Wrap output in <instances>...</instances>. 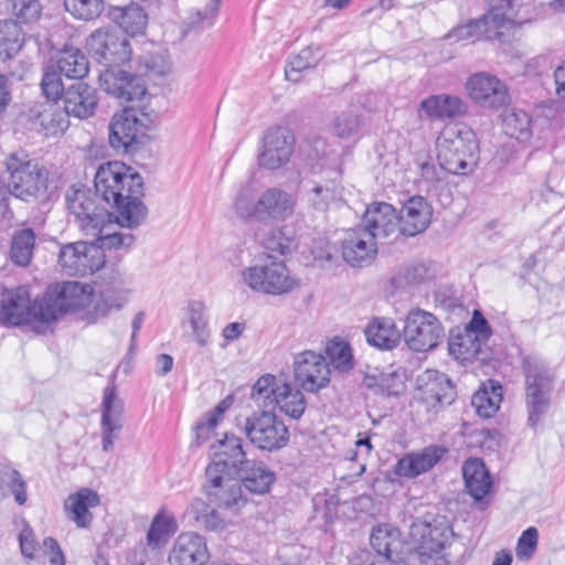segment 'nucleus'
<instances>
[{"instance_id": "a19ab883", "label": "nucleus", "mask_w": 565, "mask_h": 565, "mask_svg": "<svg viewBox=\"0 0 565 565\" xmlns=\"http://www.w3.org/2000/svg\"><path fill=\"white\" fill-rule=\"evenodd\" d=\"M265 250L285 256L297 248V243L287 226L269 228L256 234Z\"/></svg>"}, {"instance_id": "0eeeda50", "label": "nucleus", "mask_w": 565, "mask_h": 565, "mask_svg": "<svg viewBox=\"0 0 565 565\" xmlns=\"http://www.w3.org/2000/svg\"><path fill=\"white\" fill-rule=\"evenodd\" d=\"M438 162L451 174L466 175L478 160V143L471 130L445 129L436 142Z\"/></svg>"}, {"instance_id": "9b49d317", "label": "nucleus", "mask_w": 565, "mask_h": 565, "mask_svg": "<svg viewBox=\"0 0 565 565\" xmlns=\"http://www.w3.org/2000/svg\"><path fill=\"white\" fill-rule=\"evenodd\" d=\"M444 337L445 329L434 313L414 308L405 317L403 339L412 351H430L438 347Z\"/></svg>"}, {"instance_id": "a211bd4d", "label": "nucleus", "mask_w": 565, "mask_h": 565, "mask_svg": "<svg viewBox=\"0 0 565 565\" xmlns=\"http://www.w3.org/2000/svg\"><path fill=\"white\" fill-rule=\"evenodd\" d=\"M246 460L248 459L243 449V439L234 434H225L224 438L217 441V449L212 462L206 467L205 476H212L214 480L218 478V473L232 476Z\"/></svg>"}, {"instance_id": "72a5a7b5", "label": "nucleus", "mask_w": 565, "mask_h": 565, "mask_svg": "<svg viewBox=\"0 0 565 565\" xmlns=\"http://www.w3.org/2000/svg\"><path fill=\"white\" fill-rule=\"evenodd\" d=\"M417 168V185L427 193L441 194L447 190V169H444L440 162L436 164L434 160L426 156H418L415 161Z\"/></svg>"}, {"instance_id": "473e14b6", "label": "nucleus", "mask_w": 565, "mask_h": 565, "mask_svg": "<svg viewBox=\"0 0 565 565\" xmlns=\"http://www.w3.org/2000/svg\"><path fill=\"white\" fill-rule=\"evenodd\" d=\"M420 109L431 120H445L465 116L468 106L456 95L438 94L423 99Z\"/></svg>"}, {"instance_id": "69168bd1", "label": "nucleus", "mask_w": 565, "mask_h": 565, "mask_svg": "<svg viewBox=\"0 0 565 565\" xmlns=\"http://www.w3.org/2000/svg\"><path fill=\"white\" fill-rule=\"evenodd\" d=\"M427 275L428 267L423 263H416L404 268L402 279L408 286H417L426 280Z\"/></svg>"}, {"instance_id": "aec40b11", "label": "nucleus", "mask_w": 565, "mask_h": 565, "mask_svg": "<svg viewBox=\"0 0 565 565\" xmlns=\"http://www.w3.org/2000/svg\"><path fill=\"white\" fill-rule=\"evenodd\" d=\"M361 228L376 241L399 234L398 216L395 207L385 202L371 204L362 216Z\"/></svg>"}, {"instance_id": "c9c22d12", "label": "nucleus", "mask_w": 565, "mask_h": 565, "mask_svg": "<svg viewBox=\"0 0 565 565\" xmlns=\"http://www.w3.org/2000/svg\"><path fill=\"white\" fill-rule=\"evenodd\" d=\"M99 502L97 492L83 488L67 498L65 510L72 514L71 519L78 527L85 529L90 524L93 518L89 508L97 507Z\"/></svg>"}, {"instance_id": "f3484780", "label": "nucleus", "mask_w": 565, "mask_h": 565, "mask_svg": "<svg viewBox=\"0 0 565 565\" xmlns=\"http://www.w3.org/2000/svg\"><path fill=\"white\" fill-rule=\"evenodd\" d=\"M469 96L482 107L499 109L509 104L507 86L495 76L477 73L466 84Z\"/></svg>"}, {"instance_id": "a18cd8bd", "label": "nucleus", "mask_w": 565, "mask_h": 565, "mask_svg": "<svg viewBox=\"0 0 565 565\" xmlns=\"http://www.w3.org/2000/svg\"><path fill=\"white\" fill-rule=\"evenodd\" d=\"M35 246V233L26 227L13 234L10 247L11 260L19 266L29 265Z\"/></svg>"}, {"instance_id": "b1692460", "label": "nucleus", "mask_w": 565, "mask_h": 565, "mask_svg": "<svg viewBox=\"0 0 565 565\" xmlns=\"http://www.w3.org/2000/svg\"><path fill=\"white\" fill-rule=\"evenodd\" d=\"M139 1L143 2L145 7H141L137 2H130L122 7L109 6L107 9V18L129 36L142 35L148 25V13L146 10L156 11L160 8L149 7L143 0ZM160 3H162V1Z\"/></svg>"}, {"instance_id": "4468645a", "label": "nucleus", "mask_w": 565, "mask_h": 565, "mask_svg": "<svg viewBox=\"0 0 565 565\" xmlns=\"http://www.w3.org/2000/svg\"><path fill=\"white\" fill-rule=\"evenodd\" d=\"M296 382L307 392H318L330 382V366L327 359L313 351L296 355L294 361Z\"/></svg>"}, {"instance_id": "8fccbe9b", "label": "nucleus", "mask_w": 565, "mask_h": 565, "mask_svg": "<svg viewBox=\"0 0 565 565\" xmlns=\"http://www.w3.org/2000/svg\"><path fill=\"white\" fill-rule=\"evenodd\" d=\"M502 401V386L492 385L491 392L487 388L479 390L471 397V405L475 407L478 416L482 418L492 417L499 409Z\"/></svg>"}, {"instance_id": "ddd939ff", "label": "nucleus", "mask_w": 565, "mask_h": 565, "mask_svg": "<svg viewBox=\"0 0 565 565\" xmlns=\"http://www.w3.org/2000/svg\"><path fill=\"white\" fill-rule=\"evenodd\" d=\"M57 262L68 276L84 277L99 270L106 260L94 243L78 241L61 245Z\"/></svg>"}, {"instance_id": "2eb2a0df", "label": "nucleus", "mask_w": 565, "mask_h": 565, "mask_svg": "<svg viewBox=\"0 0 565 565\" xmlns=\"http://www.w3.org/2000/svg\"><path fill=\"white\" fill-rule=\"evenodd\" d=\"M100 87L122 102L141 99L147 93L142 77L119 68H106L99 75Z\"/></svg>"}, {"instance_id": "393cba45", "label": "nucleus", "mask_w": 565, "mask_h": 565, "mask_svg": "<svg viewBox=\"0 0 565 565\" xmlns=\"http://www.w3.org/2000/svg\"><path fill=\"white\" fill-rule=\"evenodd\" d=\"M61 105L67 118L86 119L95 114L98 105L97 90L93 86L76 82L62 95Z\"/></svg>"}, {"instance_id": "680f3d73", "label": "nucleus", "mask_w": 565, "mask_h": 565, "mask_svg": "<svg viewBox=\"0 0 565 565\" xmlns=\"http://www.w3.org/2000/svg\"><path fill=\"white\" fill-rule=\"evenodd\" d=\"M539 532L535 527L530 526L522 532L516 543V557L520 561H529L532 558L537 546Z\"/></svg>"}, {"instance_id": "39448f33", "label": "nucleus", "mask_w": 565, "mask_h": 565, "mask_svg": "<svg viewBox=\"0 0 565 565\" xmlns=\"http://www.w3.org/2000/svg\"><path fill=\"white\" fill-rule=\"evenodd\" d=\"M523 369L527 424L535 430L550 411L555 376L546 364L532 358L524 360Z\"/></svg>"}, {"instance_id": "4c0bfd02", "label": "nucleus", "mask_w": 565, "mask_h": 565, "mask_svg": "<svg viewBox=\"0 0 565 565\" xmlns=\"http://www.w3.org/2000/svg\"><path fill=\"white\" fill-rule=\"evenodd\" d=\"M341 173L334 171L333 177L323 183H317L309 192L310 205L317 210L324 212L329 205L339 200L342 195Z\"/></svg>"}, {"instance_id": "20e7f679", "label": "nucleus", "mask_w": 565, "mask_h": 565, "mask_svg": "<svg viewBox=\"0 0 565 565\" xmlns=\"http://www.w3.org/2000/svg\"><path fill=\"white\" fill-rule=\"evenodd\" d=\"M295 199L279 188H269L254 200L248 190H242L234 202L238 217L268 224L289 218L295 210Z\"/></svg>"}, {"instance_id": "7ed1b4c3", "label": "nucleus", "mask_w": 565, "mask_h": 565, "mask_svg": "<svg viewBox=\"0 0 565 565\" xmlns=\"http://www.w3.org/2000/svg\"><path fill=\"white\" fill-rule=\"evenodd\" d=\"M0 173L12 198L26 204L43 202L49 198V170L24 152H12L4 160Z\"/></svg>"}, {"instance_id": "423d86ee", "label": "nucleus", "mask_w": 565, "mask_h": 565, "mask_svg": "<svg viewBox=\"0 0 565 565\" xmlns=\"http://www.w3.org/2000/svg\"><path fill=\"white\" fill-rule=\"evenodd\" d=\"M491 3L492 8L488 13L454 28L445 35V39L452 42L475 43L486 40L504 43L507 41L504 30L511 23V19L504 11L514 9V0H500V3H494V0H491Z\"/></svg>"}, {"instance_id": "c756f323", "label": "nucleus", "mask_w": 565, "mask_h": 565, "mask_svg": "<svg viewBox=\"0 0 565 565\" xmlns=\"http://www.w3.org/2000/svg\"><path fill=\"white\" fill-rule=\"evenodd\" d=\"M232 476H235L242 488L253 494L269 492L276 481V473L265 462L250 459L246 460Z\"/></svg>"}, {"instance_id": "338daca9", "label": "nucleus", "mask_w": 565, "mask_h": 565, "mask_svg": "<svg viewBox=\"0 0 565 565\" xmlns=\"http://www.w3.org/2000/svg\"><path fill=\"white\" fill-rule=\"evenodd\" d=\"M44 553L50 556L51 565H65V557L61 546L54 537L47 536L43 540Z\"/></svg>"}, {"instance_id": "cd10ccee", "label": "nucleus", "mask_w": 565, "mask_h": 565, "mask_svg": "<svg viewBox=\"0 0 565 565\" xmlns=\"http://www.w3.org/2000/svg\"><path fill=\"white\" fill-rule=\"evenodd\" d=\"M444 446L430 445L417 452H409L399 458L394 472L402 478H415L430 470L445 456Z\"/></svg>"}, {"instance_id": "09e8293b", "label": "nucleus", "mask_w": 565, "mask_h": 565, "mask_svg": "<svg viewBox=\"0 0 565 565\" xmlns=\"http://www.w3.org/2000/svg\"><path fill=\"white\" fill-rule=\"evenodd\" d=\"M505 135L519 141H527L532 137V118L524 111L513 109L503 119Z\"/></svg>"}, {"instance_id": "5701e85b", "label": "nucleus", "mask_w": 565, "mask_h": 565, "mask_svg": "<svg viewBox=\"0 0 565 565\" xmlns=\"http://www.w3.org/2000/svg\"><path fill=\"white\" fill-rule=\"evenodd\" d=\"M376 242L361 227L348 231L342 241L343 259L352 267L371 265L377 254Z\"/></svg>"}, {"instance_id": "58836bf2", "label": "nucleus", "mask_w": 565, "mask_h": 565, "mask_svg": "<svg viewBox=\"0 0 565 565\" xmlns=\"http://www.w3.org/2000/svg\"><path fill=\"white\" fill-rule=\"evenodd\" d=\"M54 65L66 78L71 79H82L89 71L86 55L76 47L64 49Z\"/></svg>"}, {"instance_id": "6ab92c4d", "label": "nucleus", "mask_w": 565, "mask_h": 565, "mask_svg": "<svg viewBox=\"0 0 565 565\" xmlns=\"http://www.w3.org/2000/svg\"><path fill=\"white\" fill-rule=\"evenodd\" d=\"M206 494L211 502L218 508L238 512L248 499L243 493V488L235 476L218 473L216 480L212 476H206Z\"/></svg>"}, {"instance_id": "dca6fc26", "label": "nucleus", "mask_w": 565, "mask_h": 565, "mask_svg": "<svg viewBox=\"0 0 565 565\" xmlns=\"http://www.w3.org/2000/svg\"><path fill=\"white\" fill-rule=\"evenodd\" d=\"M294 136L285 127L269 129L263 138V149L258 154L260 167L276 170L285 166L294 151Z\"/></svg>"}, {"instance_id": "864d4df0", "label": "nucleus", "mask_w": 565, "mask_h": 565, "mask_svg": "<svg viewBox=\"0 0 565 565\" xmlns=\"http://www.w3.org/2000/svg\"><path fill=\"white\" fill-rule=\"evenodd\" d=\"M280 385L276 383V377L271 374L260 376L253 385L250 398L259 407H269L275 404L276 393Z\"/></svg>"}, {"instance_id": "a878e982", "label": "nucleus", "mask_w": 565, "mask_h": 565, "mask_svg": "<svg viewBox=\"0 0 565 565\" xmlns=\"http://www.w3.org/2000/svg\"><path fill=\"white\" fill-rule=\"evenodd\" d=\"M418 390L423 393V399L433 407L449 406L456 398V388L450 379L438 371H426L417 380Z\"/></svg>"}, {"instance_id": "2f4dec72", "label": "nucleus", "mask_w": 565, "mask_h": 565, "mask_svg": "<svg viewBox=\"0 0 565 565\" xmlns=\"http://www.w3.org/2000/svg\"><path fill=\"white\" fill-rule=\"evenodd\" d=\"M451 530L446 525L420 524L416 527L414 535L419 534L416 553L420 563H426L434 556L439 555L446 547Z\"/></svg>"}, {"instance_id": "7c9ffc66", "label": "nucleus", "mask_w": 565, "mask_h": 565, "mask_svg": "<svg viewBox=\"0 0 565 565\" xmlns=\"http://www.w3.org/2000/svg\"><path fill=\"white\" fill-rule=\"evenodd\" d=\"M122 404L118 399L116 387L107 386L104 390L102 411L103 450L108 452L113 449L117 438L116 431L122 427Z\"/></svg>"}, {"instance_id": "6e6552de", "label": "nucleus", "mask_w": 565, "mask_h": 565, "mask_svg": "<svg viewBox=\"0 0 565 565\" xmlns=\"http://www.w3.org/2000/svg\"><path fill=\"white\" fill-rule=\"evenodd\" d=\"M150 117L136 108H125L115 114L108 126L110 147L122 154H135L149 140Z\"/></svg>"}, {"instance_id": "4d7b16f0", "label": "nucleus", "mask_w": 565, "mask_h": 565, "mask_svg": "<svg viewBox=\"0 0 565 565\" xmlns=\"http://www.w3.org/2000/svg\"><path fill=\"white\" fill-rule=\"evenodd\" d=\"M110 226V222L105 225V231L92 235L96 237V247L100 248L104 254L105 249H117L120 247H129L134 241L135 236L130 233H119V232H109L108 227Z\"/></svg>"}, {"instance_id": "ea45409f", "label": "nucleus", "mask_w": 565, "mask_h": 565, "mask_svg": "<svg viewBox=\"0 0 565 565\" xmlns=\"http://www.w3.org/2000/svg\"><path fill=\"white\" fill-rule=\"evenodd\" d=\"M275 404L292 419H299L306 411L307 402L302 392L290 383H282L276 393Z\"/></svg>"}, {"instance_id": "13d9d810", "label": "nucleus", "mask_w": 565, "mask_h": 565, "mask_svg": "<svg viewBox=\"0 0 565 565\" xmlns=\"http://www.w3.org/2000/svg\"><path fill=\"white\" fill-rule=\"evenodd\" d=\"M94 193L86 186L72 185L65 194V202L70 213L74 217H83L84 210L90 204Z\"/></svg>"}, {"instance_id": "f257e3e1", "label": "nucleus", "mask_w": 565, "mask_h": 565, "mask_svg": "<svg viewBox=\"0 0 565 565\" xmlns=\"http://www.w3.org/2000/svg\"><path fill=\"white\" fill-rule=\"evenodd\" d=\"M94 185L95 193L83 217H75L86 235L104 232L110 222L111 214L96 203L97 196L115 209L116 223L122 227L136 228L146 220L148 209L141 201L143 179L131 167L121 161L103 163L96 171Z\"/></svg>"}, {"instance_id": "3c124183", "label": "nucleus", "mask_w": 565, "mask_h": 565, "mask_svg": "<svg viewBox=\"0 0 565 565\" xmlns=\"http://www.w3.org/2000/svg\"><path fill=\"white\" fill-rule=\"evenodd\" d=\"M327 353L335 371L348 373L354 367V358L349 342L334 339L328 344Z\"/></svg>"}, {"instance_id": "9d476101", "label": "nucleus", "mask_w": 565, "mask_h": 565, "mask_svg": "<svg viewBox=\"0 0 565 565\" xmlns=\"http://www.w3.org/2000/svg\"><path fill=\"white\" fill-rule=\"evenodd\" d=\"M249 443L263 451H277L289 443V430L273 412L259 411L249 415L244 424Z\"/></svg>"}, {"instance_id": "f704fd0d", "label": "nucleus", "mask_w": 565, "mask_h": 565, "mask_svg": "<svg viewBox=\"0 0 565 565\" xmlns=\"http://www.w3.org/2000/svg\"><path fill=\"white\" fill-rule=\"evenodd\" d=\"M366 342L381 350L396 348L403 337L391 318L376 317L370 320L364 329Z\"/></svg>"}, {"instance_id": "bb28decb", "label": "nucleus", "mask_w": 565, "mask_h": 565, "mask_svg": "<svg viewBox=\"0 0 565 565\" xmlns=\"http://www.w3.org/2000/svg\"><path fill=\"white\" fill-rule=\"evenodd\" d=\"M462 476L467 492L473 498L479 510L489 505L487 499L492 488V479L484 462L479 458H470L462 466Z\"/></svg>"}, {"instance_id": "1a4fd4ad", "label": "nucleus", "mask_w": 565, "mask_h": 565, "mask_svg": "<svg viewBox=\"0 0 565 565\" xmlns=\"http://www.w3.org/2000/svg\"><path fill=\"white\" fill-rule=\"evenodd\" d=\"M242 281L253 291L271 296H281L299 286L284 260H277L271 254L266 259L248 266L241 271Z\"/></svg>"}, {"instance_id": "e433bc0d", "label": "nucleus", "mask_w": 565, "mask_h": 565, "mask_svg": "<svg viewBox=\"0 0 565 565\" xmlns=\"http://www.w3.org/2000/svg\"><path fill=\"white\" fill-rule=\"evenodd\" d=\"M185 516L193 521L194 527L204 531L220 532L226 526V521L220 512L199 498L191 501Z\"/></svg>"}, {"instance_id": "bf43d9fd", "label": "nucleus", "mask_w": 565, "mask_h": 565, "mask_svg": "<svg viewBox=\"0 0 565 565\" xmlns=\"http://www.w3.org/2000/svg\"><path fill=\"white\" fill-rule=\"evenodd\" d=\"M362 125L361 117L352 110L338 115L332 122V131L339 138H351L358 135Z\"/></svg>"}, {"instance_id": "de8ad7c7", "label": "nucleus", "mask_w": 565, "mask_h": 565, "mask_svg": "<svg viewBox=\"0 0 565 565\" xmlns=\"http://www.w3.org/2000/svg\"><path fill=\"white\" fill-rule=\"evenodd\" d=\"M189 323L192 329V337L200 347H205L211 337L206 308L203 302L193 300L188 306Z\"/></svg>"}, {"instance_id": "603ef678", "label": "nucleus", "mask_w": 565, "mask_h": 565, "mask_svg": "<svg viewBox=\"0 0 565 565\" xmlns=\"http://www.w3.org/2000/svg\"><path fill=\"white\" fill-rule=\"evenodd\" d=\"M65 10L77 20L90 21L105 9V0H64Z\"/></svg>"}, {"instance_id": "f8f14e48", "label": "nucleus", "mask_w": 565, "mask_h": 565, "mask_svg": "<svg viewBox=\"0 0 565 565\" xmlns=\"http://www.w3.org/2000/svg\"><path fill=\"white\" fill-rule=\"evenodd\" d=\"M90 55L107 68H116L131 58L128 39L117 30L100 28L94 31L86 41Z\"/></svg>"}, {"instance_id": "0e129e2a", "label": "nucleus", "mask_w": 565, "mask_h": 565, "mask_svg": "<svg viewBox=\"0 0 565 565\" xmlns=\"http://www.w3.org/2000/svg\"><path fill=\"white\" fill-rule=\"evenodd\" d=\"M463 330L471 335H477V339H479L483 344H486L492 334L488 320L478 310L473 312L471 320Z\"/></svg>"}, {"instance_id": "f03ea898", "label": "nucleus", "mask_w": 565, "mask_h": 565, "mask_svg": "<svg viewBox=\"0 0 565 565\" xmlns=\"http://www.w3.org/2000/svg\"><path fill=\"white\" fill-rule=\"evenodd\" d=\"M85 288L77 281H65L47 287L46 291L30 299L29 289L20 286L2 291L0 300V321L12 326L31 322L51 323L71 310L84 303Z\"/></svg>"}, {"instance_id": "5fc2aeb1", "label": "nucleus", "mask_w": 565, "mask_h": 565, "mask_svg": "<svg viewBox=\"0 0 565 565\" xmlns=\"http://www.w3.org/2000/svg\"><path fill=\"white\" fill-rule=\"evenodd\" d=\"M62 75L54 64L45 66L40 84L42 93L46 98L45 100H57L61 103L62 95L66 90L62 83Z\"/></svg>"}, {"instance_id": "37998d69", "label": "nucleus", "mask_w": 565, "mask_h": 565, "mask_svg": "<svg viewBox=\"0 0 565 565\" xmlns=\"http://www.w3.org/2000/svg\"><path fill=\"white\" fill-rule=\"evenodd\" d=\"M323 57V52L319 45H308L297 55L292 56L286 68V78L290 82L298 83L301 78L302 71L316 67Z\"/></svg>"}, {"instance_id": "e2e57ef3", "label": "nucleus", "mask_w": 565, "mask_h": 565, "mask_svg": "<svg viewBox=\"0 0 565 565\" xmlns=\"http://www.w3.org/2000/svg\"><path fill=\"white\" fill-rule=\"evenodd\" d=\"M221 1L222 0H210L204 10H199L194 15L189 18L190 26L200 29L211 28L218 13Z\"/></svg>"}, {"instance_id": "774afa93", "label": "nucleus", "mask_w": 565, "mask_h": 565, "mask_svg": "<svg viewBox=\"0 0 565 565\" xmlns=\"http://www.w3.org/2000/svg\"><path fill=\"white\" fill-rule=\"evenodd\" d=\"M350 565H386L385 562L374 555L370 550L363 548L349 557Z\"/></svg>"}, {"instance_id": "4be33fe9", "label": "nucleus", "mask_w": 565, "mask_h": 565, "mask_svg": "<svg viewBox=\"0 0 565 565\" xmlns=\"http://www.w3.org/2000/svg\"><path fill=\"white\" fill-rule=\"evenodd\" d=\"M29 119L34 129L45 137L64 132L70 125L66 113L57 100H45L29 110Z\"/></svg>"}, {"instance_id": "c85d7f7f", "label": "nucleus", "mask_w": 565, "mask_h": 565, "mask_svg": "<svg viewBox=\"0 0 565 565\" xmlns=\"http://www.w3.org/2000/svg\"><path fill=\"white\" fill-rule=\"evenodd\" d=\"M370 543L385 564L404 562V542L397 527L390 524H379L373 527Z\"/></svg>"}, {"instance_id": "052dcab7", "label": "nucleus", "mask_w": 565, "mask_h": 565, "mask_svg": "<svg viewBox=\"0 0 565 565\" xmlns=\"http://www.w3.org/2000/svg\"><path fill=\"white\" fill-rule=\"evenodd\" d=\"M172 523L173 521L166 516L160 514L156 515L147 533L148 545L152 547L160 546L164 539L172 532Z\"/></svg>"}, {"instance_id": "412c9836", "label": "nucleus", "mask_w": 565, "mask_h": 565, "mask_svg": "<svg viewBox=\"0 0 565 565\" xmlns=\"http://www.w3.org/2000/svg\"><path fill=\"white\" fill-rule=\"evenodd\" d=\"M397 216L399 234L405 237H415L430 225L433 207L424 196L415 195L403 204Z\"/></svg>"}, {"instance_id": "c03bdc74", "label": "nucleus", "mask_w": 565, "mask_h": 565, "mask_svg": "<svg viewBox=\"0 0 565 565\" xmlns=\"http://www.w3.org/2000/svg\"><path fill=\"white\" fill-rule=\"evenodd\" d=\"M23 44L21 25L13 19L0 20V60L13 57Z\"/></svg>"}, {"instance_id": "79ce46f5", "label": "nucleus", "mask_w": 565, "mask_h": 565, "mask_svg": "<svg viewBox=\"0 0 565 565\" xmlns=\"http://www.w3.org/2000/svg\"><path fill=\"white\" fill-rule=\"evenodd\" d=\"M482 345L483 343L477 339V335H471L466 330H458L457 333L451 331L448 341L450 355L462 362L478 358Z\"/></svg>"}, {"instance_id": "6e6d98bb", "label": "nucleus", "mask_w": 565, "mask_h": 565, "mask_svg": "<svg viewBox=\"0 0 565 565\" xmlns=\"http://www.w3.org/2000/svg\"><path fill=\"white\" fill-rule=\"evenodd\" d=\"M0 487L7 488L19 505H23L26 502V483L17 469L4 468L1 470Z\"/></svg>"}, {"instance_id": "49530a36", "label": "nucleus", "mask_w": 565, "mask_h": 565, "mask_svg": "<svg viewBox=\"0 0 565 565\" xmlns=\"http://www.w3.org/2000/svg\"><path fill=\"white\" fill-rule=\"evenodd\" d=\"M4 9L20 25L33 24L42 14L40 0H6Z\"/></svg>"}]
</instances>
